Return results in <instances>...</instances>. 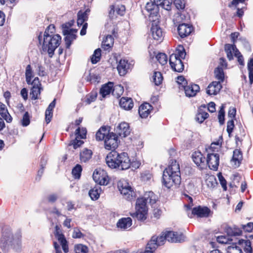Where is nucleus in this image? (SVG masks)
<instances>
[{"label": "nucleus", "mask_w": 253, "mask_h": 253, "mask_svg": "<svg viewBox=\"0 0 253 253\" xmlns=\"http://www.w3.org/2000/svg\"><path fill=\"white\" fill-rule=\"evenodd\" d=\"M75 253H87L88 248L83 244H77L74 246Z\"/></svg>", "instance_id": "45"}, {"label": "nucleus", "mask_w": 253, "mask_h": 253, "mask_svg": "<svg viewBox=\"0 0 253 253\" xmlns=\"http://www.w3.org/2000/svg\"><path fill=\"white\" fill-rule=\"evenodd\" d=\"M123 92V86L120 84L116 85L112 88V94L116 97H120Z\"/></svg>", "instance_id": "42"}, {"label": "nucleus", "mask_w": 253, "mask_h": 253, "mask_svg": "<svg viewBox=\"0 0 253 253\" xmlns=\"http://www.w3.org/2000/svg\"><path fill=\"white\" fill-rule=\"evenodd\" d=\"M58 198V196L57 194L52 193L47 196L46 199L49 203H53L57 200Z\"/></svg>", "instance_id": "63"}, {"label": "nucleus", "mask_w": 253, "mask_h": 253, "mask_svg": "<svg viewBox=\"0 0 253 253\" xmlns=\"http://www.w3.org/2000/svg\"><path fill=\"white\" fill-rule=\"evenodd\" d=\"M192 159L195 164L200 167L201 169L203 168L205 165V158L200 152L197 151L194 152L192 154Z\"/></svg>", "instance_id": "25"}, {"label": "nucleus", "mask_w": 253, "mask_h": 253, "mask_svg": "<svg viewBox=\"0 0 253 253\" xmlns=\"http://www.w3.org/2000/svg\"><path fill=\"white\" fill-rule=\"evenodd\" d=\"M56 238L62 246L64 252L65 253H67L69 252L68 245L64 235L56 237Z\"/></svg>", "instance_id": "38"}, {"label": "nucleus", "mask_w": 253, "mask_h": 253, "mask_svg": "<svg viewBox=\"0 0 253 253\" xmlns=\"http://www.w3.org/2000/svg\"><path fill=\"white\" fill-rule=\"evenodd\" d=\"M84 234L81 232L80 230L77 228L74 229L72 237L73 238H81L84 237Z\"/></svg>", "instance_id": "57"}, {"label": "nucleus", "mask_w": 253, "mask_h": 253, "mask_svg": "<svg viewBox=\"0 0 253 253\" xmlns=\"http://www.w3.org/2000/svg\"><path fill=\"white\" fill-rule=\"evenodd\" d=\"M131 67V64L128 63L127 60L121 59L117 66V69L121 76L126 75L128 69Z\"/></svg>", "instance_id": "20"}, {"label": "nucleus", "mask_w": 253, "mask_h": 253, "mask_svg": "<svg viewBox=\"0 0 253 253\" xmlns=\"http://www.w3.org/2000/svg\"><path fill=\"white\" fill-rule=\"evenodd\" d=\"M21 125L23 126H28L30 123V116L29 113L26 112L23 116L22 119L21 121Z\"/></svg>", "instance_id": "55"}, {"label": "nucleus", "mask_w": 253, "mask_h": 253, "mask_svg": "<svg viewBox=\"0 0 253 253\" xmlns=\"http://www.w3.org/2000/svg\"><path fill=\"white\" fill-rule=\"evenodd\" d=\"M183 88L186 95L189 97L194 96L200 89L199 85L196 84H187Z\"/></svg>", "instance_id": "22"}, {"label": "nucleus", "mask_w": 253, "mask_h": 253, "mask_svg": "<svg viewBox=\"0 0 253 253\" xmlns=\"http://www.w3.org/2000/svg\"><path fill=\"white\" fill-rule=\"evenodd\" d=\"M178 34L181 38L188 36L192 31V27L186 24H179L177 28Z\"/></svg>", "instance_id": "21"}, {"label": "nucleus", "mask_w": 253, "mask_h": 253, "mask_svg": "<svg viewBox=\"0 0 253 253\" xmlns=\"http://www.w3.org/2000/svg\"><path fill=\"white\" fill-rule=\"evenodd\" d=\"M11 230L9 228H5L2 233V236L0 240V247H4L6 245H10L13 238Z\"/></svg>", "instance_id": "11"}, {"label": "nucleus", "mask_w": 253, "mask_h": 253, "mask_svg": "<svg viewBox=\"0 0 253 253\" xmlns=\"http://www.w3.org/2000/svg\"><path fill=\"white\" fill-rule=\"evenodd\" d=\"M151 243L152 242L148 243V244L146 246L145 250L143 252H142L141 253H154V252L155 251V245H153L154 246L152 247ZM135 253H137V252H135Z\"/></svg>", "instance_id": "59"}, {"label": "nucleus", "mask_w": 253, "mask_h": 253, "mask_svg": "<svg viewBox=\"0 0 253 253\" xmlns=\"http://www.w3.org/2000/svg\"><path fill=\"white\" fill-rule=\"evenodd\" d=\"M206 184L210 188L214 187L217 185L216 179L213 175H208L205 180Z\"/></svg>", "instance_id": "37"}, {"label": "nucleus", "mask_w": 253, "mask_h": 253, "mask_svg": "<svg viewBox=\"0 0 253 253\" xmlns=\"http://www.w3.org/2000/svg\"><path fill=\"white\" fill-rule=\"evenodd\" d=\"M109 133L108 130L105 126H102L96 133V139L98 141L105 140L106 136Z\"/></svg>", "instance_id": "33"}, {"label": "nucleus", "mask_w": 253, "mask_h": 253, "mask_svg": "<svg viewBox=\"0 0 253 253\" xmlns=\"http://www.w3.org/2000/svg\"><path fill=\"white\" fill-rule=\"evenodd\" d=\"M79 139L80 138H77V136H76L75 139L71 141L69 145H72L75 149H77L84 143V141Z\"/></svg>", "instance_id": "53"}, {"label": "nucleus", "mask_w": 253, "mask_h": 253, "mask_svg": "<svg viewBox=\"0 0 253 253\" xmlns=\"http://www.w3.org/2000/svg\"><path fill=\"white\" fill-rule=\"evenodd\" d=\"M101 191L100 186L96 185L89 190L88 194L91 200H97L99 198Z\"/></svg>", "instance_id": "30"}, {"label": "nucleus", "mask_w": 253, "mask_h": 253, "mask_svg": "<svg viewBox=\"0 0 253 253\" xmlns=\"http://www.w3.org/2000/svg\"><path fill=\"white\" fill-rule=\"evenodd\" d=\"M225 232L229 238L232 236H240L242 233V230L240 228L231 227H227L225 228Z\"/></svg>", "instance_id": "31"}, {"label": "nucleus", "mask_w": 253, "mask_h": 253, "mask_svg": "<svg viewBox=\"0 0 253 253\" xmlns=\"http://www.w3.org/2000/svg\"><path fill=\"white\" fill-rule=\"evenodd\" d=\"M166 240H167V238L166 233L165 232L163 233L162 235L159 237L153 236L149 242H153L151 243V246L153 247V245H155V250H156L158 246L164 245Z\"/></svg>", "instance_id": "23"}, {"label": "nucleus", "mask_w": 253, "mask_h": 253, "mask_svg": "<svg viewBox=\"0 0 253 253\" xmlns=\"http://www.w3.org/2000/svg\"><path fill=\"white\" fill-rule=\"evenodd\" d=\"M31 84L32 85V87L30 92L31 98L32 99H37L38 98V96L41 93V90L42 89L41 87V84L39 78L38 77H36L32 82Z\"/></svg>", "instance_id": "13"}, {"label": "nucleus", "mask_w": 253, "mask_h": 253, "mask_svg": "<svg viewBox=\"0 0 253 253\" xmlns=\"http://www.w3.org/2000/svg\"><path fill=\"white\" fill-rule=\"evenodd\" d=\"M92 177L94 181L101 185H106L109 181L107 172L104 170L98 169L94 171Z\"/></svg>", "instance_id": "8"}, {"label": "nucleus", "mask_w": 253, "mask_h": 253, "mask_svg": "<svg viewBox=\"0 0 253 253\" xmlns=\"http://www.w3.org/2000/svg\"><path fill=\"white\" fill-rule=\"evenodd\" d=\"M37 71L38 72V74L40 76H44L46 75L44 68L40 63H38L37 64Z\"/></svg>", "instance_id": "62"}, {"label": "nucleus", "mask_w": 253, "mask_h": 253, "mask_svg": "<svg viewBox=\"0 0 253 253\" xmlns=\"http://www.w3.org/2000/svg\"><path fill=\"white\" fill-rule=\"evenodd\" d=\"M48 30H46L43 36L42 51V53H48L51 57L54 54L55 49L60 45L61 37L58 34L49 35L48 32L49 30L53 33L54 29L53 25H49Z\"/></svg>", "instance_id": "4"}, {"label": "nucleus", "mask_w": 253, "mask_h": 253, "mask_svg": "<svg viewBox=\"0 0 253 253\" xmlns=\"http://www.w3.org/2000/svg\"><path fill=\"white\" fill-rule=\"evenodd\" d=\"M158 200L157 196L152 191L146 192L143 197L137 199L135 205V212L131 213L133 217L139 220H144L147 218L148 208L147 203L153 206Z\"/></svg>", "instance_id": "1"}, {"label": "nucleus", "mask_w": 253, "mask_h": 253, "mask_svg": "<svg viewBox=\"0 0 253 253\" xmlns=\"http://www.w3.org/2000/svg\"><path fill=\"white\" fill-rule=\"evenodd\" d=\"M209 114L208 113L202 111L200 108L196 116V120L200 123H203L204 120L208 118Z\"/></svg>", "instance_id": "39"}, {"label": "nucleus", "mask_w": 253, "mask_h": 253, "mask_svg": "<svg viewBox=\"0 0 253 253\" xmlns=\"http://www.w3.org/2000/svg\"><path fill=\"white\" fill-rule=\"evenodd\" d=\"M234 127V123L233 119L228 121L227 124V131L229 134V135L231 134Z\"/></svg>", "instance_id": "61"}, {"label": "nucleus", "mask_w": 253, "mask_h": 253, "mask_svg": "<svg viewBox=\"0 0 253 253\" xmlns=\"http://www.w3.org/2000/svg\"><path fill=\"white\" fill-rule=\"evenodd\" d=\"M221 87L222 86L219 82L214 81L208 85L206 92L210 95H216L219 92Z\"/></svg>", "instance_id": "19"}, {"label": "nucleus", "mask_w": 253, "mask_h": 253, "mask_svg": "<svg viewBox=\"0 0 253 253\" xmlns=\"http://www.w3.org/2000/svg\"><path fill=\"white\" fill-rule=\"evenodd\" d=\"M0 115L7 123L12 121V118L8 112L5 105L1 102H0Z\"/></svg>", "instance_id": "28"}, {"label": "nucleus", "mask_w": 253, "mask_h": 253, "mask_svg": "<svg viewBox=\"0 0 253 253\" xmlns=\"http://www.w3.org/2000/svg\"><path fill=\"white\" fill-rule=\"evenodd\" d=\"M173 1V0H159V2L161 3L159 6L168 11L170 10Z\"/></svg>", "instance_id": "44"}, {"label": "nucleus", "mask_w": 253, "mask_h": 253, "mask_svg": "<svg viewBox=\"0 0 253 253\" xmlns=\"http://www.w3.org/2000/svg\"><path fill=\"white\" fill-rule=\"evenodd\" d=\"M153 82L156 85L160 84L163 80L162 74L159 72H155L153 76Z\"/></svg>", "instance_id": "46"}, {"label": "nucleus", "mask_w": 253, "mask_h": 253, "mask_svg": "<svg viewBox=\"0 0 253 253\" xmlns=\"http://www.w3.org/2000/svg\"><path fill=\"white\" fill-rule=\"evenodd\" d=\"M132 225V219L130 217H124L119 219L117 226L122 230H127Z\"/></svg>", "instance_id": "26"}, {"label": "nucleus", "mask_w": 253, "mask_h": 253, "mask_svg": "<svg viewBox=\"0 0 253 253\" xmlns=\"http://www.w3.org/2000/svg\"><path fill=\"white\" fill-rule=\"evenodd\" d=\"M10 245H13L14 249L16 251H19L22 249L21 237L13 238L12 242Z\"/></svg>", "instance_id": "40"}, {"label": "nucleus", "mask_w": 253, "mask_h": 253, "mask_svg": "<svg viewBox=\"0 0 253 253\" xmlns=\"http://www.w3.org/2000/svg\"><path fill=\"white\" fill-rule=\"evenodd\" d=\"M159 0H154L148 2L146 4V10L150 13L149 19L151 21L152 19L158 18L159 13V6L161 3L159 2Z\"/></svg>", "instance_id": "9"}, {"label": "nucleus", "mask_w": 253, "mask_h": 253, "mask_svg": "<svg viewBox=\"0 0 253 253\" xmlns=\"http://www.w3.org/2000/svg\"><path fill=\"white\" fill-rule=\"evenodd\" d=\"M26 81L28 84L32 83L31 80L33 77V71L30 65L27 66L25 71Z\"/></svg>", "instance_id": "41"}, {"label": "nucleus", "mask_w": 253, "mask_h": 253, "mask_svg": "<svg viewBox=\"0 0 253 253\" xmlns=\"http://www.w3.org/2000/svg\"><path fill=\"white\" fill-rule=\"evenodd\" d=\"M230 240L228 236H220L217 237V241L221 244H227Z\"/></svg>", "instance_id": "64"}, {"label": "nucleus", "mask_w": 253, "mask_h": 253, "mask_svg": "<svg viewBox=\"0 0 253 253\" xmlns=\"http://www.w3.org/2000/svg\"><path fill=\"white\" fill-rule=\"evenodd\" d=\"M96 97V93H90V94L86 95L84 101L86 104H89L90 103L95 100Z\"/></svg>", "instance_id": "54"}, {"label": "nucleus", "mask_w": 253, "mask_h": 253, "mask_svg": "<svg viewBox=\"0 0 253 253\" xmlns=\"http://www.w3.org/2000/svg\"><path fill=\"white\" fill-rule=\"evenodd\" d=\"M92 155L90 150L84 148L80 153V159L82 162H86L91 158Z\"/></svg>", "instance_id": "35"}, {"label": "nucleus", "mask_w": 253, "mask_h": 253, "mask_svg": "<svg viewBox=\"0 0 253 253\" xmlns=\"http://www.w3.org/2000/svg\"><path fill=\"white\" fill-rule=\"evenodd\" d=\"M219 163V156L217 153L208 154L207 164L211 169L216 170L218 169Z\"/></svg>", "instance_id": "12"}, {"label": "nucleus", "mask_w": 253, "mask_h": 253, "mask_svg": "<svg viewBox=\"0 0 253 253\" xmlns=\"http://www.w3.org/2000/svg\"><path fill=\"white\" fill-rule=\"evenodd\" d=\"M118 137L117 135L110 132L105 137L104 140L105 148L107 150H114L118 146Z\"/></svg>", "instance_id": "10"}, {"label": "nucleus", "mask_w": 253, "mask_h": 253, "mask_svg": "<svg viewBox=\"0 0 253 253\" xmlns=\"http://www.w3.org/2000/svg\"><path fill=\"white\" fill-rule=\"evenodd\" d=\"M166 233L167 240L170 242H181L184 239L183 234L173 231H167Z\"/></svg>", "instance_id": "15"}, {"label": "nucleus", "mask_w": 253, "mask_h": 253, "mask_svg": "<svg viewBox=\"0 0 253 253\" xmlns=\"http://www.w3.org/2000/svg\"><path fill=\"white\" fill-rule=\"evenodd\" d=\"M239 244L243 248L246 253H253L251 242L249 240H241L239 241Z\"/></svg>", "instance_id": "34"}, {"label": "nucleus", "mask_w": 253, "mask_h": 253, "mask_svg": "<svg viewBox=\"0 0 253 253\" xmlns=\"http://www.w3.org/2000/svg\"><path fill=\"white\" fill-rule=\"evenodd\" d=\"M152 110V106L148 103L142 104L139 108L138 112L142 118H147Z\"/></svg>", "instance_id": "24"}, {"label": "nucleus", "mask_w": 253, "mask_h": 253, "mask_svg": "<svg viewBox=\"0 0 253 253\" xmlns=\"http://www.w3.org/2000/svg\"><path fill=\"white\" fill-rule=\"evenodd\" d=\"M86 130L84 127H78L75 131V135L77 138L84 139L86 138Z\"/></svg>", "instance_id": "48"}, {"label": "nucleus", "mask_w": 253, "mask_h": 253, "mask_svg": "<svg viewBox=\"0 0 253 253\" xmlns=\"http://www.w3.org/2000/svg\"><path fill=\"white\" fill-rule=\"evenodd\" d=\"M87 20V18L85 14H81L78 12L77 19V24L78 26L84 25V22Z\"/></svg>", "instance_id": "56"}, {"label": "nucleus", "mask_w": 253, "mask_h": 253, "mask_svg": "<svg viewBox=\"0 0 253 253\" xmlns=\"http://www.w3.org/2000/svg\"><path fill=\"white\" fill-rule=\"evenodd\" d=\"M228 253H243L242 250L238 246L229 247L228 248Z\"/></svg>", "instance_id": "58"}, {"label": "nucleus", "mask_w": 253, "mask_h": 253, "mask_svg": "<svg viewBox=\"0 0 253 253\" xmlns=\"http://www.w3.org/2000/svg\"><path fill=\"white\" fill-rule=\"evenodd\" d=\"M118 188L121 193L126 199L128 201L133 199L135 193L126 181H120L118 183Z\"/></svg>", "instance_id": "6"}, {"label": "nucleus", "mask_w": 253, "mask_h": 253, "mask_svg": "<svg viewBox=\"0 0 253 253\" xmlns=\"http://www.w3.org/2000/svg\"><path fill=\"white\" fill-rule=\"evenodd\" d=\"M248 69L249 71V77L250 84L253 83V58L251 59L248 64Z\"/></svg>", "instance_id": "47"}, {"label": "nucleus", "mask_w": 253, "mask_h": 253, "mask_svg": "<svg viewBox=\"0 0 253 253\" xmlns=\"http://www.w3.org/2000/svg\"><path fill=\"white\" fill-rule=\"evenodd\" d=\"M114 44V38L111 35H107L102 42V47L107 49L112 47Z\"/></svg>", "instance_id": "36"}, {"label": "nucleus", "mask_w": 253, "mask_h": 253, "mask_svg": "<svg viewBox=\"0 0 253 253\" xmlns=\"http://www.w3.org/2000/svg\"><path fill=\"white\" fill-rule=\"evenodd\" d=\"M242 160V155L239 150H235L233 151V155L232 162L234 163L235 167H239Z\"/></svg>", "instance_id": "32"}, {"label": "nucleus", "mask_w": 253, "mask_h": 253, "mask_svg": "<svg viewBox=\"0 0 253 253\" xmlns=\"http://www.w3.org/2000/svg\"><path fill=\"white\" fill-rule=\"evenodd\" d=\"M210 211L207 207L198 206L193 209L191 215H195L200 217H208Z\"/></svg>", "instance_id": "16"}, {"label": "nucleus", "mask_w": 253, "mask_h": 253, "mask_svg": "<svg viewBox=\"0 0 253 253\" xmlns=\"http://www.w3.org/2000/svg\"><path fill=\"white\" fill-rule=\"evenodd\" d=\"M106 163L111 169L126 170L130 167L131 163L127 153H119L116 151L110 152L106 157Z\"/></svg>", "instance_id": "2"}, {"label": "nucleus", "mask_w": 253, "mask_h": 253, "mask_svg": "<svg viewBox=\"0 0 253 253\" xmlns=\"http://www.w3.org/2000/svg\"><path fill=\"white\" fill-rule=\"evenodd\" d=\"M185 56L186 52L185 49L181 45L178 46L175 53L170 55L169 63L173 71L181 72L183 70L184 65L181 59H184Z\"/></svg>", "instance_id": "5"}, {"label": "nucleus", "mask_w": 253, "mask_h": 253, "mask_svg": "<svg viewBox=\"0 0 253 253\" xmlns=\"http://www.w3.org/2000/svg\"><path fill=\"white\" fill-rule=\"evenodd\" d=\"M150 29L151 35L154 40L158 41H162L163 39L164 32L160 27L158 19H152Z\"/></svg>", "instance_id": "7"}, {"label": "nucleus", "mask_w": 253, "mask_h": 253, "mask_svg": "<svg viewBox=\"0 0 253 253\" xmlns=\"http://www.w3.org/2000/svg\"><path fill=\"white\" fill-rule=\"evenodd\" d=\"M225 105L222 104L220 107V110L218 112V119L220 125H223L224 123V112Z\"/></svg>", "instance_id": "50"}, {"label": "nucleus", "mask_w": 253, "mask_h": 253, "mask_svg": "<svg viewBox=\"0 0 253 253\" xmlns=\"http://www.w3.org/2000/svg\"><path fill=\"white\" fill-rule=\"evenodd\" d=\"M214 74L215 78L219 80L218 82H222L224 80V75L223 69L221 67H217L214 70Z\"/></svg>", "instance_id": "43"}, {"label": "nucleus", "mask_w": 253, "mask_h": 253, "mask_svg": "<svg viewBox=\"0 0 253 253\" xmlns=\"http://www.w3.org/2000/svg\"><path fill=\"white\" fill-rule=\"evenodd\" d=\"M116 131L120 136L124 137L128 135L130 132L129 125L126 122L120 124L117 127Z\"/></svg>", "instance_id": "18"}, {"label": "nucleus", "mask_w": 253, "mask_h": 253, "mask_svg": "<svg viewBox=\"0 0 253 253\" xmlns=\"http://www.w3.org/2000/svg\"><path fill=\"white\" fill-rule=\"evenodd\" d=\"M101 50L100 48L96 49L91 58V62L93 64H95L98 62L100 59Z\"/></svg>", "instance_id": "49"}, {"label": "nucleus", "mask_w": 253, "mask_h": 253, "mask_svg": "<svg viewBox=\"0 0 253 253\" xmlns=\"http://www.w3.org/2000/svg\"><path fill=\"white\" fill-rule=\"evenodd\" d=\"M120 105L125 110H128L133 107V102L130 98L122 97L120 101Z\"/></svg>", "instance_id": "27"}, {"label": "nucleus", "mask_w": 253, "mask_h": 253, "mask_svg": "<svg viewBox=\"0 0 253 253\" xmlns=\"http://www.w3.org/2000/svg\"><path fill=\"white\" fill-rule=\"evenodd\" d=\"M82 171V168L81 165H77L72 170V174L75 178H80Z\"/></svg>", "instance_id": "51"}, {"label": "nucleus", "mask_w": 253, "mask_h": 253, "mask_svg": "<svg viewBox=\"0 0 253 253\" xmlns=\"http://www.w3.org/2000/svg\"><path fill=\"white\" fill-rule=\"evenodd\" d=\"M241 228L246 232H251L253 229V222H249L246 225H242Z\"/></svg>", "instance_id": "60"}, {"label": "nucleus", "mask_w": 253, "mask_h": 253, "mask_svg": "<svg viewBox=\"0 0 253 253\" xmlns=\"http://www.w3.org/2000/svg\"><path fill=\"white\" fill-rule=\"evenodd\" d=\"M224 48L227 54V57L229 60L233 59V55H234L235 56H237L240 54L239 51L234 44H226Z\"/></svg>", "instance_id": "17"}, {"label": "nucleus", "mask_w": 253, "mask_h": 253, "mask_svg": "<svg viewBox=\"0 0 253 253\" xmlns=\"http://www.w3.org/2000/svg\"><path fill=\"white\" fill-rule=\"evenodd\" d=\"M156 58L159 62L162 65L167 63V56L165 53H159L156 55Z\"/></svg>", "instance_id": "52"}, {"label": "nucleus", "mask_w": 253, "mask_h": 253, "mask_svg": "<svg viewBox=\"0 0 253 253\" xmlns=\"http://www.w3.org/2000/svg\"><path fill=\"white\" fill-rule=\"evenodd\" d=\"M76 32L77 30L74 29H65L63 31V34L65 36V41L67 48L70 47L72 41L76 39L75 33Z\"/></svg>", "instance_id": "14"}, {"label": "nucleus", "mask_w": 253, "mask_h": 253, "mask_svg": "<svg viewBox=\"0 0 253 253\" xmlns=\"http://www.w3.org/2000/svg\"><path fill=\"white\" fill-rule=\"evenodd\" d=\"M170 165L163 171V184L168 188L174 184H179L181 182L179 164L175 160H171Z\"/></svg>", "instance_id": "3"}, {"label": "nucleus", "mask_w": 253, "mask_h": 253, "mask_svg": "<svg viewBox=\"0 0 253 253\" xmlns=\"http://www.w3.org/2000/svg\"><path fill=\"white\" fill-rule=\"evenodd\" d=\"M113 87V84L111 82H109L101 87L100 90V94L103 97H105L112 92Z\"/></svg>", "instance_id": "29"}]
</instances>
